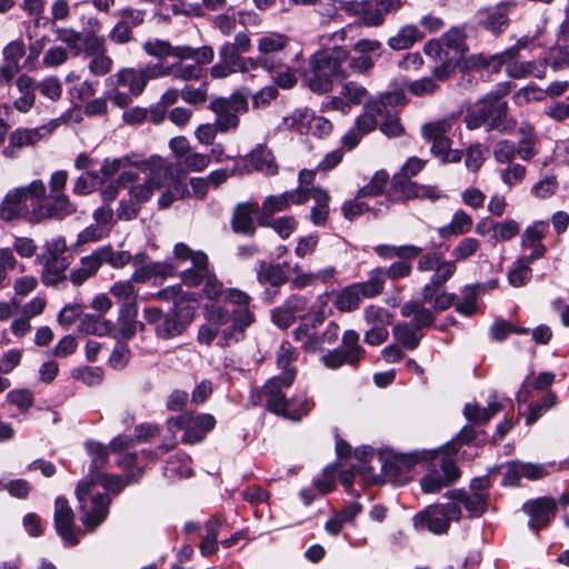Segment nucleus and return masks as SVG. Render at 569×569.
Returning a JSON list of instances; mask_svg holds the SVG:
<instances>
[{"instance_id":"obj_1","label":"nucleus","mask_w":569,"mask_h":569,"mask_svg":"<svg viewBox=\"0 0 569 569\" xmlns=\"http://www.w3.org/2000/svg\"><path fill=\"white\" fill-rule=\"evenodd\" d=\"M86 449L91 457L89 476L81 480L76 489L79 501L80 520L86 530L94 531L108 517L111 499L107 492L93 495L92 489L99 481L102 470L108 463V447L93 440L86 442Z\"/></svg>"},{"instance_id":"obj_2","label":"nucleus","mask_w":569,"mask_h":569,"mask_svg":"<svg viewBox=\"0 0 569 569\" xmlns=\"http://www.w3.org/2000/svg\"><path fill=\"white\" fill-rule=\"evenodd\" d=\"M510 90V82H501L479 99L468 109L465 116L466 127L469 130H476L486 126L487 131H498L502 134L511 133L517 122L509 117V104L505 100Z\"/></svg>"},{"instance_id":"obj_3","label":"nucleus","mask_w":569,"mask_h":569,"mask_svg":"<svg viewBox=\"0 0 569 569\" xmlns=\"http://www.w3.org/2000/svg\"><path fill=\"white\" fill-rule=\"evenodd\" d=\"M348 60L349 51L343 47L318 50L310 56L302 72V81L312 92H329L335 82L349 76Z\"/></svg>"},{"instance_id":"obj_4","label":"nucleus","mask_w":569,"mask_h":569,"mask_svg":"<svg viewBox=\"0 0 569 569\" xmlns=\"http://www.w3.org/2000/svg\"><path fill=\"white\" fill-rule=\"evenodd\" d=\"M194 317V309L188 300L174 301L172 308L167 312L156 307L143 310V318L152 326L159 339L169 340L182 335Z\"/></svg>"},{"instance_id":"obj_5","label":"nucleus","mask_w":569,"mask_h":569,"mask_svg":"<svg viewBox=\"0 0 569 569\" xmlns=\"http://www.w3.org/2000/svg\"><path fill=\"white\" fill-rule=\"evenodd\" d=\"M207 320L214 327H226L221 330V347L237 343L244 338V332L254 321L252 310H229L220 305H212L206 308Z\"/></svg>"},{"instance_id":"obj_6","label":"nucleus","mask_w":569,"mask_h":569,"mask_svg":"<svg viewBox=\"0 0 569 569\" xmlns=\"http://www.w3.org/2000/svg\"><path fill=\"white\" fill-rule=\"evenodd\" d=\"M417 269L420 272L433 271L430 281L421 290L422 305L431 303L439 295L441 288L456 273L453 261H447L442 252L429 251L418 259Z\"/></svg>"},{"instance_id":"obj_7","label":"nucleus","mask_w":569,"mask_h":569,"mask_svg":"<svg viewBox=\"0 0 569 569\" xmlns=\"http://www.w3.org/2000/svg\"><path fill=\"white\" fill-rule=\"evenodd\" d=\"M402 7L401 0H349L341 1L340 10L349 17H357L366 27H380L386 17Z\"/></svg>"},{"instance_id":"obj_8","label":"nucleus","mask_w":569,"mask_h":569,"mask_svg":"<svg viewBox=\"0 0 569 569\" xmlns=\"http://www.w3.org/2000/svg\"><path fill=\"white\" fill-rule=\"evenodd\" d=\"M516 8L517 3L511 0L481 7L473 14L475 27L493 37H500L509 29Z\"/></svg>"},{"instance_id":"obj_9","label":"nucleus","mask_w":569,"mask_h":569,"mask_svg":"<svg viewBox=\"0 0 569 569\" xmlns=\"http://www.w3.org/2000/svg\"><path fill=\"white\" fill-rule=\"evenodd\" d=\"M437 456L431 459H422L430 462L429 472L420 479L421 490L425 493H436L441 489L451 486L460 478V470L455 460L442 456L440 450H436Z\"/></svg>"},{"instance_id":"obj_10","label":"nucleus","mask_w":569,"mask_h":569,"mask_svg":"<svg viewBox=\"0 0 569 569\" xmlns=\"http://www.w3.org/2000/svg\"><path fill=\"white\" fill-rule=\"evenodd\" d=\"M290 39L278 32H267L258 39L257 49L259 56L254 59L257 69L268 72L277 71L284 67L286 49Z\"/></svg>"},{"instance_id":"obj_11","label":"nucleus","mask_w":569,"mask_h":569,"mask_svg":"<svg viewBox=\"0 0 569 569\" xmlns=\"http://www.w3.org/2000/svg\"><path fill=\"white\" fill-rule=\"evenodd\" d=\"M169 429L176 428L182 430L181 442L194 445L206 439L208 432L216 427V419L210 413L193 415L184 412L178 417H171L167 420Z\"/></svg>"},{"instance_id":"obj_12","label":"nucleus","mask_w":569,"mask_h":569,"mask_svg":"<svg viewBox=\"0 0 569 569\" xmlns=\"http://www.w3.org/2000/svg\"><path fill=\"white\" fill-rule=\"evenodd\" d=\"M461 518V508L455 502L445 505H431L418 512L415 518V526L428 529L435 535L446 533L451 521Z\"/></svg>"},{"instance_id":"obj_13","label":"nucleus","mask_w":569,"mask_h":569,"mask_svg":"<svg viewBox=\"0 0 569 569\" xmlns=\"http://www.w3.org/2000/svg\"><path fill=\"white\" fill-rule=\"evenodd\" d=\"M366 356L360 345V336L356 330H347L342 335L341 346L328 351L321 357V362L328 369H339L343 365L356 367Z\"/></svg>"},{"instance_id":"obj_14","label":"nucleus","mask_w":569,"mask_h":569,"mask_svg":"<svg viewBox=\"0 0 569 569\" xmlns=\"http://www.w3.org/2000/svg\"><path fill=\"white\" fill-rule=\"evenodd\" d=\"M194 57L177 58L178 61L171 64V77L176 80L190 81L199 80L204 74V66L213 60V49L209 46L193 48Z\"/></svg>"},{"instance_id":"obj_15","label":"nucleus","mask_w":569,"mask_h":569,"mask_svg":"<svg viewBox=\"0 0 569 569\" xmlns=\"http://www.w3.org/2000/svg\"><path fill=\"white\" fill-rule=\"evenodd\" d=\"M253 58H246L234 47L223 43L219 49V61L210 69L213 79H223L236 72H248L256 70Z\"/></svg>"},{"instance_id":"obj_16","label":"nucleus","mask_w":569,"mask_h":569,"mask_svg":"<svg viewBox=\"0 0 569 569\" xmlns=\"http://www.w3.org/2000/svg\"><path fill=\"white\" fill-rule=\"evenodd\" d=\"M522 512L528 517V527L533 532H539L550 526L558 512L557 501L551 497H539L527 500Z\"/></svg>"},{"instance_id":"obj_17","label":"nucleus","mask_w":569,"mask_h":569,"mask_svg":"<svg viewBox=\"0 0 569 569\" xmlns=\"http://www.w3.org/2000/svg\"><path fill=\"white\" fill-rule=\"evenodd\" d=\"M77 211V206L63 193L50 194L47 199L33 207L30 213L29 222L41 223L47 219L62 220Z\"/></svg>"},{"instance_id":"obj_18","label":"nucleus","mask_w":569,"mask_h":569,"mask_svg":"<svg viewBox=\"0 0 569 569\" xmlns=\"http://www.w3.org/2000/svg\"><path fill=\"white\" fill-rule=\"evenodd\" d=\"M297 376V370H287L269 379L261 389V397L264 399V408L277 415L283 410L286 395L282 392L283 388H289Z\"/></svg>"},{"instance_id":"obj_19","label":"nucleus","mask_w":569,"mask_h":569,"mask_svg":"<svg viewBox=\"0 0 569 569\" xmlns=\"http://www.w3.org/2000/svg\"><path fill=\"white\" fill-rule=\"evenodd\" d=\"M141 172L146 176L144 180L154 190H158L164 188L174 177L182 173V169L154 156L147 161H141Z\"/></svg>"},{"instance_id":"obj_20","label":"nucleus","mask_w":569,"mask_h":569,"mask_svg":"<svg viewBox=\"0 0 569 569\" xmlns=\"http://www.w3.org/2000/svg\"><path fill=\"white\" fill-rule=\"evenodd\" d=\"M54 527L59 537L67 546L79 543L80 529L74 526V513L69 502L63 497H58L54 502Z\"/></svg>"},{"instance_id":"obj_21","label":"nucleus","mask_w":569,"mask_h":569,"mask_svg":"<svg viewBox=\"0 0 569 569\" xmlns=\"http://www.w3.org/2000/svg\"><path fill=\"white\" fill-rule=\"evenodd\" d=\"M379 296L375 286L368 279L363 282H356L343 288L336 298L335 306L343 312H351L360 307L362 298H375Z\"/></svg>"},{"instance_id":"obj_22","label":"nucleus","mask_w":569,"mask_h":569,"mask_svg":"<svg viewBox=\"0 0 569 569\" xmlns=\"http://www.w3.org/2000/svg\"><path fill=\"white\" fill-rule=\"evenodd\" d=\"M548 467H552V465L547 466L531 462L512 461L508 463L501 483L503 486L516 487L520 485L521 478H526L532 481L542 479L550 473Z\"/></svg>"},{"instance_id":"obj_23","label":"nucleus","mask_w":569,"mask_h":569,"mask_svg":"<svg viewBox=\"0 0 569 569\" xmlns=\"http://www.w3.org/2000/svg\"><path fill=\"white\" fill-rule=\"evenodd\" d=\"M259 203L256 201L239 202L236 204L230 219V227L236 234L253 237L257 231L256 214Z\"/></svg>"},{"instance_id":"obj_24","label":"nucleus","mask_w":569,"mask_h":569,"mask_svg":"<svg viewBox=\"0 0 569 569\" xmlns=\"http://www.w3.org/2000/svg\"><path fill=\"white\" fill-rule=\"evenodd\" d=\"M48 254L42 282L47 286H56L66 279L64 272L70 264L69 257L66 256V243L63 242L61 248L56 243L54 249L48 250Z\"/></svg>"},{"instance_id":"obj_25","label":"nucleus","mask_w":569,"mask_h":569,"mask_svg":"<svg viewBox=\"0 0 569 569\" xmlns=\"http://www.w3.org/2000/svg\"><path fill=\"white\" fill-rule=\"evenodd\" d=\"M137 316L138 307L136 300L124 301L119 309L118 321L117 326L114 325L112 337L118 340L132 339L137 333L138 327L143 328V325L137 321Z\"/></svg>"},{"instance_id":"obj_26","label":"nucleus","mask_w":569,"mask_h":569,"mask_svg":"<svg viewBox=\"0 0 569 569\" xmlns=\"http://www.w3.org/2000/svg\"><path fill=\"white\" fill-rule=\"evenodd\" d=\"M549 231V222L539 220L535 221L529 226L521 236V247L523 249H530L531 252L525 256L533 261L545 257L547 252L546 246L542 243V239Z\"/></svg>"},{"instance_id":"obj_27","label":"nucleus","mask_w":569,"mask_h":569,"mask_svg":"<svg viewBox=\"0 0 569 569\" xmlns=\"http://www.w3.org/2000/svg\"><path fill=\"white\" fill-rule=\"evenodd\" d=\"M437 456V451H413L410 453L397 455L392 460L386 461L382 465V471L385 476L398 478L403 472L410 471L417 463L421 462L422 459H431Z\"/></svg>"},{"instance_id":"obj_28","label":"nucleus","mask_w":569,"mask_h":569,"mask_svg":"<svg viewBox=\"0 0 569 569\" xmlns=\"http://www.w3.org/2000/svg\"><path fill=\"white\" fill-rule=\"evenodd\" d=\"M51 130L47 127L27 129L18 128L9 136V144L3 149L2 153L7 158H16L17 149L34 146L44 134H49Z\"/></svg>"},{"instance_id":"obj_29","label":"nucleus","mask_w":569,"mask_h":569,"mask_svg":"<svg viewBox=\"0 0 569 569\" xmlns=\"http://www.w3.org/2000/svg\"><path fill=\"white\" fill-rule=\"evenodd\" d=\"M243 161L247 172L259 171L267 176H276L279 171L272 151L263 144H258Z\"/></svg>"},{"instance_id":"obj_30","label":"nucleus","mask_w":569,"mask_h":569,"mask_svg":"<svg viewBox=\"0 0 569 569\" xmlns=\"http://www.w3.org/2000/svg\"><path fill=\"white\" fill-rule=\"evenodd\" d=\"M412 272V266L409 261L398 260L389 267L375 268L369 272V279L375 286L378 295L383 291L387 279L398 280L407 278Z\"/></svg>"},{"instance_id":"obj_31","label":"nucleus","mask_w":569,"mask_h":569,"mask_svg":"<svg viewBox=\"0 0 569 569\" xmlns=\"http://www.w3.org/2000/svg\"><path fill=\"white\" fill-rule=\"evenodd\" d=\"M31 211L23 197L22 189L10 190L0 204V219L12 221L14 219L27 218L29 220Z\"/></svg>"},{"instance_id":"obj_32","label":"nucleus","mask_w":569,"mask_h":569,"mask_svg":"<svg viewBox=\"0 0 569 569\" xmlns=\"http://www.w3.org/2000/svg\"><path fill=\"white\" fill-rule=\"evenodd\" d=\"M143 50L147 54L158 58L166 59L168 57L174 58H192L194 57L193 48L190 46H177L173 47L167 40L152 39L143 43Z\"/></svg>"},{"instance_id":"obj_33","label":"nucleus","mask_w":569,"mask_h":569,"mask_svg":"<svg viewBox=\"0 0 569 569\" xmlns=\"http://www.w3.org/2000/svg\"><path fill=\"white\" fill-rule=\"evenodd\" d=\"M418 183L410 180L406 174L397 173L391 179V186L385 200L386 208L390 202H406L418 194Z\"/></svg>"},{"instance_id":"obj_34","label":"nucleus","mask_w":569,"mask_h":569,"mask_svg":"<svg viewBox=\"0 0 569 569\" xmlns=\"http://www.w3.org/2000/svg\"><path fill=\"white\" fill-rule=\"evenodd\" d=\"M282 407L283 410L277 412V416H281L293 422H299L313 409L315 402L312 399L308 398L306 393H297L289 399L286 398Z\"/></svg>"},{"instance_id":"obj_35","label":"nucleus","mask_w":569,"mask_h":569,"mask_svg":"<svg viewBox=\"0 0 569 569\" xmlns=\"http://www.w3.org/2000/svg\"><path fill=\"white\" fill-rule=\"evenodd\" d=\"M441 39L452 58L461 60L469 50L465 26L451 27L442 34Z\"/></svg>"},{"instance_id":"obj_36","label":"nucleus","mask_w":569,"mask_h":569,"mask_svg":"<svg viewBox=\"0 0 569 569\" xmlns=\"http://www.w3.org/2000/svg\"><path fill=\"white\" fill-rule=\"evenodd\" d=\"M257 280L260 284H270L273 288H280L289 281V276L281 263L259 261Z\"/></svg>"},{"instance_id":"obj_37","label":"nucleus","mask_w":569,"mask_h":569,"mask_svg":"<svg viewBox=\"0 0 569 569\" xmlns=\"http://www.w3.org/2000/svg\"><path fill=\"white\" fill-rule=\"evenodd\" d=\"M401 316L409 318L412 317L411 326H415L420 332L425 328H429L435 322L433 312L426 308L419 301H409L401 307Z\"/></svg>"},{"instance_id":"obj_38","label":"nucleus","mask_w":569,"mask_h":569,"mask_svg":"<svg viewBox=\"0 0 569 569\" xmlns=\"http://www.w3.org/2000/svg\"><path fill=\"white\" fill-rule=\"evenodd\" d=\"M555 381V373L551 371H543L537 377H533V372L528 375L523 380L518 393V402H527L531 397V390L543 391L548 389Z\"/></svg>"},{"instance_id":"obj_39","label":"nucleus","mask_w":569,"mask_h":569,"mask_svg":"<svg viewBox=\"0 0 569 569\" xmlns=\"http://www.w3.org/2000/svg\"><path fill=\"white\" fill-rule=\"evenodd\" d=\"M472 224L473 221L471 216L460 209L453 213L450 223L438 229V233L442 239L462 236L472 229Z\"/></svg>"},{"instance_id":"obj_40","label":"nucleus","mask_w":569,"mask_h":569,"mask_svg":"<svg viewBox=\"0 0 569 569\" xmlns=\"http://www.w3.org/2000/svg\"><path fill=\"white\" fill-rule=\"evenodd\" d=\"M116 77L118 84L128 87L132 96L141 94L148 83L147 76L141 68H124Z\"/></svg>"},{"instance_id":"obj_41","label":"nucleus","mask_w":569,"mask_h":569,"mask_svg":"<svg viewBox=\"0 0 569 569\" xmlns=\"http://www.w3.org/2000/svg\"><path fill=\"white\" fill-rule=\"evenodd\" d=\"M311 198L316 204L310 211V219L315 226L323 227L329 216V193L319 187L311 188Z\"/></svg>"},{"instance_id":"obj_42","label":"nucleus","mask_w":569,"mask_h":569,"mask_svg":"<svg viewBox=\"0 0 569 569\" xmlns=\"http://www.w3.org/2000/svg\"><path fill=\"white\" fill-rule=\"evenodd\" d=\"M79 331L84 335L111 336L114 331V323L106 320L102 316L84 315L79 323Z\"/></svg>"},{"instance_id":"obj_43","label":"nucleus","mask_w":569,"mask_h":569,"mask_svg":"<svg viewBox=\"0 0 569 569\" xmlns=\"http://www.w3.org/2000/svg\"><path fill=\"white\" fill-rule=\"evenodd\" d=\"M143 475V469L138 468L134 471L127 473L126 476L101 473L99 481L107 491L118 495L129 483L138 482Z\"/></svg>"},{"instance_id":"obj_44","label":"nucleus","mask_w":569,"mask_h":569,"mask_svg":"<svg viewBox=\"0 0 569 569\" xmlns=\"http://www.w3.org/2000/svg\"><path fill=\"white\" fill-rule=\"evenodd\" d=\"M209 108L213 112L226 111L227 108L238 116V113H244L248 111V98L242 92L237 91L229 98H214L210 102Z\"/></svg>"},{"instance_id":"obj_45","label":"nucleus","mask_w":569,"mask_h":569,"mask_svg":"<svg viewBox=\"0 0 569 569\" xmlns=\"http://www.w3.org/2000/svg\"><path fill=\"white\" fill-rule=\"evenodd\" d=\"M425 38V33L413 24L402 27L398 33L388 40V44L393 50H405L412 47L417 41Z\"/></svg>"},{"instance_id":"obj_46","label":"nucleus","mask_w":569,"mask_h":569,"mask_svg":"<svg viewBox=\"0 0 569 569\" xmlns=\"http://www.w3.org/2000/svg\"><path fill=\"white\" fill-rule=\"evenodd\" d=\"M392 335L396 341L408 350H415L423 337L422 332L409 322L397 323L392 329Z\"/></svg>"},{"instance_id":"obj_47","label":"nucleus","mask_w":569,"mask_h":569,"mask_svg":"<svg viewBox=\"0 0 569 569\" xmlns=\"http://www.w3.org/2000/svg\"><path fill=\"white\" fill-rule=\"evenodd\" d=\"M101 262L98 258L96 250L90 254L81 258L80 267L72 270L70 273V280L74 286L82 284L90 277L94 276L101 267Z\"/></svg>"},{"instance_id":"obj_48","label":"nucleus","mask_w":569,"mask_h":569,"mask_svg":"<svg viewBox=\"0 0 569 569\" xmlns=\"http://www.w3.org/2000/svg\"><path fill=\"white\" fill-rule=\"evenodd\" d=\"M439 89L440 86L431 77L406 80L402 82V90L418 98L431 97L436 94Z\"/></svg>"},{"instance_id":"obj_49","label":"nucleus","mask_w":569,"mask_h":569,"mask_svg":"<svg viewBox=\"0 0 569 569\" xmlns=\"http://www.w3.org/2000/svg\"><path fill=\"white\" fill-rule=\"evenodd\" d=\"M479 284L477 286H466L461 290V299L456 300L455 308L456 311L465 317L473 316L477 310V299L479 293Z\"/></svg>"},{"instance_id":"obj_50","label":"nucleus","mask_w":569,"mask_h":569,"mask_svg":"<svg viewBox=\"0 0 569 569\" xmlns=\"http://www.w3.org/2000/svg\"><path fill=\"white\" fill-rule=\"evenodd\" d=\"M506 72L510 78L513 79H521L527 76L543 78L545 67L541 63L538 66L535 61H515L508 63Z\"/></svg>"},{"instance_id":"obj_51","label":"nucleus","mask_w":569,"mask_h":569,"mask_svg":"<svg viewBox=\"0 0 569 569\" xmlns=\"http://www.w3.org/2000/svg\"><path fill=\"white\" fill-rule=\"evenodd\" d=\"M478 435L479 432L472 426H465L452 441L446 443L438 450H440L442 456L451 458V456L458 452L462 445L472 443L477 439Z\"/></svg>"},{"instance_id":"obj_52","label":"nucleus","mask_w":569,"mask_h":569,"mask_svg":"<svg viewBox=\"0 0 569 569\" xmlns=\"http://www.w3.org/2000/svg\"><path fill=\"white\" fill-rule=\"evenodd\" d=\"M56 39L67 44L68 50L73 57H78L82 53V42L84 37L81 32L71 29L58 27L53 30Z\"/></svg>"},{"instance_id":"obj_53","label":"nucleus","mask_w":569,"mask_h":569,"mask_svg":"<svg viewBox=\"0 0 569 569\" xmlns=\"http://www.w3.org/2000/svg\"><path fill=\"white\" fill-rule=\"evenodd\" d=\"M533 260L528 259L526 257H520L513 264V267L508 272V280L513 287L525 286L532 276V271L530 269V264Z\"/></svg>"},{"instance_id":"obj_54","label":"nucleus","mask_w":569,"mask_h":569,"mask_svg":"<svg viewBox=\"0 0 569 569\" xmlns=\"http://www.w3.org/2000/svg\"><path fill=\"white\" fill-rule=\"evenodd\" d=\"M98 258L102 263H108L113 268H122L131 262L132 254L129 251H114L110 246H103L96 249Z\"/></svg>"},{"instance_id":"obj_55","label":"nucleus","mask_w":569,"mask_h":569,"mask_svg":"<svg viewBox=\"0 0 569 569\" xmlns=\"http://www.w3.org/2000/svg\"><path fill=\"white\" fill-rule=\"evenodd\" d=\"M557 401V395L552 391H548L538 402L530 403L528 413L526 415V425H533L543 412L553 408Z\"/></svg>"},{"instance_id":"obj_56","label":"nucleus","mask_w":569,"mask_h":569,"mask_svg":"<svg viewBox=\"0 0 569 569\" xmlns=\"http://www.w3.org/2000/svg\"><path fill=\"white\" fill-rule=\"evenodd\" d=\"M389 182V173L381 169L378 170L371 180L358 190V198L378 197L382 194Z\"/></svg>"},{"instance_id":"obj_57","label":"nucleus","mask_w":569,"mask_h":569,"mask_svg":"<svg viewBox=\"0 0 569 569\" xmlns=\"http://www.w3.org/2000/svg\"><path fill=\"white\" fill-rule=\"evenodd\" d=\"M451 121L448 119H439L432 122L425 123L421 127V136L428 141L432 142L440 139L448 138V132L451 131Z\"/></svg>"},{"instance_id":"obj_58","label":"nucleus","mask_w":569,"mask_h":569,"mask_svg":"<svg viewBox=\"0 0 569 569\" xmlns=\"http://www.w3.org/2000/svg\"><path fill=\"white\" fill-rule=\"evenodd\" d=\"M102 182L103 178L99 176V172L87 171L76 180L72 191L78 196H87L94 191Z\"/></svg>"},{"instance_id":"obj_59","label":"nucleus","mask_w":569,"mask_h":569,"mask_svg":"<svg viewBox=\"0 0 569 569\" xmlns=\"http://www.w3.org/2000/svg\"><path fill=\"white\" fill-rule=\"evenodd\" d=\"M479 249L480 241L478 239L472 237L462 238L451 252L453 258L451 261H453L457 267V262L471 258Z\"/></svg>"},{"instance_id":"obj_60","label":"nucleus","mask_w":569,"mask_h":569,"mask_svg":"<svg viewBox=\"0 0 569 569\" xmlns=\"http://www.w3.org/2000/svg\"><path fill=\"white\" fill-rule=\"evenodd\" d=\"M363 319L371 327H387L392 321V315L382 307L371 305L363 310Z\"/></svg>"},{"instance_id":"obj_61","label":"nucleus","mask_w":569,"mask_h":569,"mask_svg":"<svg viewBox=\"0 0 569 569\" xmlns=\"http://www.w3.org/2000/svg\"><path fill=\"white\" fill-rule=\"evenodd\" d=\"M313 116L315 112L308 108L297 109L289 118H286L284 121L289 128L300 133H307Z\"/></svg>"},{"instance_id":"obj_62","label":"nucleus","mask_w":569,"mask_h":569,"mask_svg":"<svg viewBox=\"0 0 569 569\" xmlns=\"http://www.w3.org/2000/svg\"><path fill=\"white\" fill-rule=\"evenodd\" d=\"M4 63L19 72L20 59L26 54L24 43L20 40L9 42L3 51Z\"/></svg>"},{"instance_id":"obj_63","label":"nucleus","mask_w":569,"mask_h":569,"mask_svg":"<svg viewBox=\"0 0 569 569\" xmlns=\"http://www.w3.org/2000/svg\"><path fill=\"white\" fill-rule=\"evenodd\" d=\"M467 511L470 512V517H480L488 506V493L486 492H472L467 493L462 503Z\"/></svg>"},{"instance_id":"obj_64","label":"nucleus","mask_w":569,"mask_h":569,"mask_svg":"<svg viewBox=\"0 0 569 569\" xmlns=\"http://www.w3.org/2000/svg\"><path fill=\"white\" fill-rule=\"evenodd\" d=\"M459 62L460 60L446 53L445 59L440 60V64L433 68L431 78H433L436 82L449 80L455 74Z\"/></svg>"}]
</instances>
